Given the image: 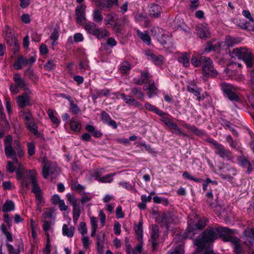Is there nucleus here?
I'll return each instance as SVG.
<instances>
[{"label": "nucleus", "mask_w": 254, "mask_h": 254, "mask_svg": "<svg viewBox=\"0 0 254 254\" xmlns=\"http://www.w3.org/2000/svg\"><path fill=\"white\" fill-rule=\"evenodd\" d=\"M36 61V56L35 54L30 56L28 59L23 56H19L14 63L13 67L17 70L21 69L26 65H32Z\"/></svg>", "instance_id": "7"}, {"label": "nucleus", "mask_w": 254, "mask_h": 254, "mask_svg": "<svg viewBox=\"0 0 254 254\" xmlns=\"http://www.w3.org/2000/svg\"><path fill=\"white\" fill-rule=\"evenodd\" d=\"M202 73L206 76L215 77L218 74V71L214 69V64L209 58L202 57Z\"/></svg>", "instance_id": "5"}, {"label": "nucleus", "mask_w": 254, "mask_h": 254, "mask_svg": "<svg viewBox=\"0 0 254 254\" xmlns=\"http://www.w3.org/2000/svg\"><path fill=\"white\" fill-rule=\"evenodd\" d=\"M70 127L71 129L75 131H79L81 128L80 123L74 118H72L69 123Z\"/></svg>", "instance_id": "43"}, {"label": "nucleus", "mask_w": 254, "mask_h": 254, "mask_svg": "<svg viewBox=\"0 0 254 254\" xmlns=\"http://www.w3.org/2000/svg\"><path fill=\"white\" fill-rule=\"evenodd\" d=\"M73 207V219L74 221H76L80 215L81 211L80 208L77 206V205Z\"/></svg>", "instance_id": "51"}, {"label": "nucleus", "mask_w": 254, "mask_h": 254, "mask_svg": "<svg viewBox=\"0 0 254 254\" xmlns=\"http://www.w3.org/2000/svg\"><path fill=\"white\" fill-rule=\"evenodd\" d=\"M152 233L151 234V238L153 240L152 244L153 247H154L156 245V240L159 237V231L157 225H154L152 228Z\"/></svg>", "instance_id": "42"}, {"label": "nucleus", "mask_w": 254, "mask_h": 254, "mask_svg": "<svg viewBox=\"0 0 254 254\" xmlns=\"http://www.w3.org/2000/svg\"><path fill=\"white\" fill-rule=\"evenodd\" d=\"M6 247L7 248V251L8 254H20V250L15 249L12 245L7 243Z\"/></svg>", "instance_id": "54"}, {"label": "nucleus", "mask_w": 254, "mask_h": 254, "mask_svg": "<svg viewBox=\"0 0 254 254\" xmlns=\"http://www.w3.org/2000/svg\"><path fill=\"white\" fill-rule=\"evenodd\" d=\"M47 113L50 119L51 120L52 122L55 125H59L60 121L57 117L55 116L53 110L51 109H49L48 110Z\"/></svg>", "instance_id": "49"}, {"label": "nucleus", "mask_w": 254, "mask_h": 254, "mask_svg": "<svg viewBox=\"0 0 254 254\" xmlns=\"http://www.w3.org/2000/svg\"><path fill=\"white\" fill-rule=\"evenodd\" d=\"M120 69L122 73H127V71L130 70V65L128 62L127 61H124L122 63V64H121L120 67Z\"/></svg>", "instance_id": "48"}, {"label": "nucleus", "mask_w": 254, "mask_h": 254, "mask_svg": "<svg viewBox=\"0 0 254 254\" xmlns=\"http://www.w3.org/2000/svg\"><path fill=\"white\" fill-rule=\"evenodd\" d=\"M130 94L132 96H137V99L142 100L144 97V94L140 88L134 87L131 88Z\"/></svg>", "instance_id": "32"}, {"label": "nucleus", "mask_w": 254, "mask_h": 254, "mask_svg": "<svg viewBox=\"0 0 254 254\" xmlns=\"http://www.w3.org/2000/svg\"><path fill=\"white\" fill-rule=\"evenodd\" d=\"M245 243L249 245L254 243V230L252 228H247L245 231Z\"/></svg>", "instance_id": "20"}, {"label": "nucleus", "mask_w": 254, "mask_h": 254, "mask_svg": "<svg viewBox=\"0 0 254 254\" xmlns=\"http://www.w3.org/2000/svg\"><path fill=\"white\" fill-rule=\"evenodd\" d=\"M135 232L137 235V239L139 243L142 244V223L139 222L138 225L136 226L135 228Z\"/></svg>", "instance_id": "38"}, {"label": "nucleus", "mask_w": 254, "mask_h": 254, "mask_svg": "<svg viewBox=\"0 0 254 254\" xmlns=\"http://www.w3.org/2000/svg\"><path fill=\"white\" fill-rule=\"evenodd\" d=\"M215 150V153L222 159L228 160H232L233 159L231 152L226 149L222 144L218 143Z\"/></svg>", "instance_id": "11"}, {"label": "nucleus", "mask_w": 254, "mask_h": 254, "mask_svg": "<svg viewBox=\"0 0 254 254\" xmlns=\"http://www.w3.org/2000/svg\"><path fill=\"white\" fill-rule=\"evenodd\" d=\"M17 104L20 108H24L28 105H32L31 99L27 93H24L21 95L16 97Z\"/></svg>", "instance_id": "15"}, {"label": "nucleus", "mask_w": 254, "mask_h": 254, "mask_svg": "<svg viewBox=\"0 0 254 254\" xmlns=\"http://www.w3.org/2000/svg\"><path fill=\"white\" fill-rule=\"evenodd\" d=\"M231 233L230 229L227 227L210 228L205 230L202 236L193 241L194 245L197 246L196 251H201L206 244L214 242L219 237H223V241L230 242L233 249L237 254H242V249L238 238L229 236Z\"/></svg>", "instance_id": "1"}, {"label": "nucleus", "mask_w": 254, "mask_h": 254, "mask_svg": "<svg viewBox=\"0 0 254 254\" xmlns=\"http://www.w3.org/2000/svg\"><path fill=\"white\" fill-rule=\"evenodd\" d=\"M221 87L229 99L231 100H237L238 99V96L234 92L235 88L231 84L224 83L222 84Z\"/></svg>", "instance_id": "14"}, {"label": "nucleus", "mask_w": 254, "mask_h": 254, "mask_svg": "<svg viewBox=\"0 0 254 254\" xmlns=\"http://www.w3.org/2000/svg\"><path fill=\"white\" fill-rule=\"evenodd\" d=\"M145 54L149 60L151 61L157 66H161L165 62V58L161 55L155 54L150 50L146 51Z\"/></svg>", "instance_id": "10"}, {"label": "nucleus", "mask_w": 254, "mask_h": 254, "mask_svg": "<svg viewBox=\"0 0 254 254\" xmlns=\"http://www.w3.org/2000/svg\"><path fill=\"white\" fill-rule=\"evenodd\" d=\"M232 54L238 59H242L247 67H250L254 64V56L251 52L245 48H237L232 51Z\"/></svg>", "instance_id": "2"}, {"label": "nucleus", "mask_w": 254, "mask_h": 254, "mask_svg": "<svg viewBox=\"0 0 254 254\" xmlns=\"http://www.w3.org/2000/svg\"><path fill=\"white\" fill-rule=\"evenodd\" d=\"M84 39L83 36L81 33H76L73 35V40L75 42H82Z\"/></svg>", "instance_id": "63"}, {"label": "nucleus", "mask_w": 254, "mask_h": 254, "mask_svg": "<svg viewBox=\"0 0 254 254\" xmlns=\"http://www.w3.org/2000/svg\"><path fill=\"white\" fill-rule=\"evenodd\" d=\"M90 221L91 228L97 229L98 225H97V219L96 217L91 216L90 218Z\"/></svg>", "instance_id": "62"}, {"label": "nucleus", "mask_w": 254, "mask_h": 254, "mask_svg": "<svg viewBox=\"0 0 254 254\" xmlns=\"http://www.w3.org/2000/svg\"><path fill=\"white\" fill-rule=\"evenodd\" d=\"M74 228L73 226L69 227L66 224L63 226V234L68 237H72L74 236Z\"/></svg>", "instance_id": "34"}, {"label": "nucleus", "mask_w": 254, "mask_h": 254, "mask_svg": "<svg viewBox=\"0 0 254 254\" xmlns=\"http://www.w3.org/2000/svg\"><path fill=\"white\" fill-rule=\"evenodd\" d=\"M104 236L105 234L102 232L99 233L97 236L96 244L99 248H102L104 245Z\"/></svg>", "instance_id": "45"}, {"label": "nucleus", "mask_w": 254, "mask_h": 254, "mask_svg": "<svg viewBox=\"0 0 254 254\" xmlns=\"http://www.w3.org/2000/svg\"><path fill=\"white\" fill-rule=\"evenodd\" d=\"M236 174L237 172L235 169L233 168H230L225 170L223 172L220 174V176L223 179L231 181L233 177L236 175Z\"/></svg>", "instance_id": "22"}, {"label": "nucleus", "mask_w": 254, "mask_h": 254, "mask_svg": "<svg viewBox=\"0 0 254 254\" xmlns=\"http://www.w3.org/2000/svg\"><path fill=\"white\" fill-rule=\"evenodd\" d=\"M85 8L86 6L83 4L78 5L75 9V15L76 22L79 24H82L85 22Z\"/></svg>", "instance_id": "16"}, {"label": "nucleus", "mask_w": 254, "mask_h": 254, "mask_svg": "<svg viewBox=\"0 0 254 254\" xmlns=\"http://www.w3.org/2000/svg\"><path fill=\"white\" fill-rule=\"evenodd\" d=\"M13 80L15 83L17 84L18 87L21 88H26L27 83L24 79L21 78L20 75L18 73H15L13 75Z\"/></svg>", "instance_id": "26"}, {"label": "nucleus", "mask_w": 254, "mask_h": 254, "mask_svg": "<svg viewBox=\"0 0 254 254\" xmlns=\"http://www.w3.org/2000/svg\"><path fill=\"white\" fill-rule=\"evenodd\" d=\"M92 20L97 23H101L104 20L102 11L99 9H95L92 11Z\"/></svg>", "instance_id": "24"}, {"label": "nucleus", "mask_w": 254, "mask_h": 254, "mask_svg": "<svg viewBox=\"0 0 254 254\" xmlns=\"http://www.w3.org/2000/svg\"><path fill=\"white\" fill-rule=\"evenodd\" d=\"M78 230L79 232L81 233L82 236H85V235L87 233V228L85 222L82 221L80 223Z\"/></svg>", "instance_id": "50"}, {"label": "nucleus", "mask_w": 254, "mask_h": 254, "mask_svg": "<svg viewBox=\"0 0 254 254\" xmlns=\"http://www.w3.org/2000/svg\"><path fill=\"white\" fill-rule=\"evenodd\" d=\"M83 245L85 249H87L90 244L89 238L87 236H83L81 238Z\"/></svg>", "instance_id": "58"}, {"label": "nucleus", "mask_w": 254, "mask_h": 254, "mask_svg": "<svg viewBox=\"0 0 254 254\" xmlns=\"http://www.w3.org/2000/svg\"><path fill=\"white\" fill-rule=\"evenodd\" d=\"M151 77V74L147 71H142L140 78H134V83L137 85H141L145 83Z\"/></svg>", "instance_id": "23"}, {"label": "nucleus", "mask_w": 254, "mask_h": 254, "mask_svg": "<svg viewBox=\"0 0 254 254\" xmlns=\"http://www.w3.org/2000/svg\"><path fill=\"white\" fill-rule=\"evenodd\" d=\"M120 96L121 98H122L123 100H124L125 102L129 105H130L131 104L132 100L133 99V97H132V96L131 95H127L124 93H122L120 94Z\"/></svg>", "instance_id": "53"}, {"label": "nucleus", "mask_w": 254, "mask_h": 254, "mask_svg": "<svg viewBox=\"0 0 254 254\" xmlns=\"http://www.w3.org/2000/svg\"><path fill=\"white\" fill-rule=\"evenodd\" d=\"M190 55L187 53H184L178 58V61L183 65L187 67L190 65Z\"/></svg>", "instance_id": "29"}, {"label": "nucleus", "mask_w": 254, "mask_h": 254, "mask_svg": "<svg viewBox=\"0 0 254 254\" xmlns=\"http://www.w3.org/2000/svg\"><path fill=\"white\" fill-rule=\"evenodd\" d=\"M118 18V14L115 13H108L106 15L104 19L105 24L108 27L116 28L119 26L117 22Z\"/></svg>", "instance_id": "13"}, {"label": "nucleus", "mask_w": 254, "mask_h": 254, "mask_svg": "<svg viewBox=\"0 0 254 254\" xmlns=\"http://www.w3.org/2000/svg\"><path fill=\"white\" fill-rule=\"evenodd\" d=\"M136 32L139 38L143 42L148 45H150L151 44V38L146 31L142 32L141 31L137 30Z\"/></svg>", "instance_id": "33"}, {"label": "nucleus", "mask_w": 254, "mask_h": 254, "mask_svg": "<svg viewBox=\"0 0 254 254\" xmlns=\"http://www.w3.org/2000/svg\"><path fill=\"white\" fill-rule=\"evenodd\" d=\"M157 38L159 42L164 46L165 48L168 49L173 48L172 39L168 35L162 34L161 35H158Z\"/></svg>", "instance_id": "18"}, {"label": "nucleus", "mask_w": 254, "mask_h": 254, "mask_svg": "<svg viewBox=\"0 0 254 254\" xmlns=\"http://www.w3.org/2000/svg\"><path fill=\"white\" fill-rule=\"evenodd\" d=\"M19 115L24 120L25 125L28 122L32 120L33 118L32 113L28 109L22 110L19 113Z\"/></svg>", "instance_id": "31"}, {"label": "nucleus", "mask_w": 254, "mask_h": 254, "mask_svg": "<svg viewBox=\"0 0 254 254\" xmlns=\"http://www.w3.org/2000/svg\"><path fill=\"white\" fill-rule=\"evenodd\" d=\"M184 247L183 245H179L176 247L173 251H169L168 254H184Z\"/></svg>", "instance_id": "46"}, {"label": "nucleus", "mask_w": 254, "mask_h": 254, "mask_svg": "<svg viewBox=\"0 0 254 254\" xmlns=\"http://www.w3.org/2000/svg\"><path fill=\"white\" fill-rule=\"evenodd\" d=\"M26 126L31 132L36 136H40V133L38 131V127L34 122L33 118L26 124Z\"/></svg>", "instance_id": "21"}, {"label": "nucleus", "mask_w": 254, "mask_h": 254, "mask_svg": "<svg viewBox=\"0 0 254 254\" xmlns=\"http://www.w3.org/2000/svg\"><path fill=\"white\" fill-rule=\"evenodd\" d=\"M50 39L51 40H58L59 39V30L55 28L54 31L51 34Z\"/></svg>", "instance_id": "57"}, {"label": "nucleus", "mask_w": 254, "mask_h": 254, "mask_svg": "<svg viewBox=\"0 0 254 254\" xmlns=\"http://www.w3.org/2000/svg\"><path fill=\"white\" fill-rule=\"evenodd\" d=\"M36 195V203L37 208L41 211V207L44 205V201L43 197L42 191L39 193L35 194Z\"/></svg>", "instance_id": "44"}, {"label": "nucleus", "mask_w": 254, "mask_h": 254, "mask_svg": "<svg viewBox=\"0 0 254 254\" xmlns=\"http://www.w3.org/2000/svg\"><path fill=\"white\" fill-rule=\"evenodd\" d=\"M84 28L87 32H88L90 34H92V35L95 36L97 29V25L94 22H88L86 23Z\"/></svg>", "instance_id": "35"}, {"label": "nucleus", "mask_w": 254, "mask_h": 254, "mask_svg": "<svg viewBox=\"0 0 254 254\" xmlns=\"http://www.w3.org/2000/svg\"><path fill=\"white\" fill-rule=\"evenodd\" d=\"M14 209V204L13 202L10 200H6L4 202L2 207L3 212H8L13 210Z\"/></svg>", "instance_id": "39"}, {"label": "nucleus", "mask_w": 254, "mask_h": 254, "mask_svg": "<svg viewBox=\"0 0 254 254\" xmlns=\"http://www.w3.org/2000/svg\"><path fill=\"white\" fill-rule=\"evenodd\" d=\"M242 40L240 38H233L230 36H227L225 39V43L228 46H233L240 43Z\"/></svg>", "instance_id": "30"}, {"label": "nucleus", "mask_w": 254, "mask_h": 254, "mask_svg": "<svg viewBox=\"0 0 254 254\" xmlns=\"http://www.w3.org/2000/svg\"><path fill=\"white\" fill-rule=\"evenodd\" d=\"M101 118L104 123L108 124L111 117L107 113L102 111L101 113Z\"/></svg>", "instance_id": "56"}, {"label": "nucleus", "mask_w": 254, "mask_h": 254, "mask_svg": "<svg viewBox=\"0 0 254 254\" xmlns=\"http://www.w3.org/2000/svg\"><path fill=\"white\" fill-rule=\"evenodd\" d=\"M115 174L116 173H111L104 176H101L99 173H96L95 175V178L96 181L101 183H111L113 181V177L115 176Z\"/></svg>", "instance_id": "19"}, {"label": "nucleus", "mask_w": 254, "mask_h": 254, "mask_svg": "<svg viewBox=\"0 0 254 254\" xmlns=\"http://www.w3.org/2000/svg\"><path fill=\"white\" fill-rule=\"evenodd\" d=\"M195 31L200 38L206 39L210 37V32L207 24H200L196 27Z\"/></svg>", "instance_id": "17"}, {"label": "nucleus", "mask_w": 254, "mask_h": 254, "mask_svg": "<svg viewBox=\"0 0 254 254\" xmlns=\"http://www.w3.org/2000/svg\"><path fill=\"white\" fill-rule=\"evenodd\" d=\"M24 75L27 76L29 78L32 80H36L38 78L37 76L31 68H28L25 70L24 71Z\"/></svg>", "instance_id": "47"}, {"label": "nucleus", "mask_w": 254, "mask_h": 254, "mask_svg": "<svg viewBox=\"0 0 254 254\" xmlns=\"http://www.w3.org/2000/svg\"><path fill=\"white\" fill-rule=\"evenodd\" d=\"M208 220L203 217L202 218L198 220L197 223L194 224L192 220L190 219L188 221V236L189 237L192 238L194 235L197 233V232L205 227Z\"/></svg>", "instance_id": "3"}, {"label": "nucleus", "mask_w": 254, "mask_h": 254, "mask_svg": "<svg viewBox=\"0 0 254 254\" xmlns=\"http://www.w3.org/2000/svg\"><path fill=\"white\" fill-rule=\"evenodd\" d=\"M145 107L146 109H148L152 112H153L157 114L158 116H162V115H165V112L162 111V110H159L153 106V105L149 104L148 103H146L145 104Z\"/></svg>", "instance_id": "40"}, {"label": "nucleus", "mask_w": 254, "mask_h": 254, "mask_svg": "<svg viewBox=\"0 0 254 254\" xmlns=\"http://www.w3.org/2000/svg\"><path fill=\"white\" fill-rule=\"evenodd\" d=\"M3 37L6 43L14 54L18 53L19 50V44L15 36L9 31L8 29L3 33Z\"/></svg>", "instance_id": "4"}, {"label": "nucleus", "mask_w": 254, "mask_h": 254, "mask_svg": "<svg viewBox=\"0 0 254 254\" xmlns=\"http://www.w3.org/2000/svg\"><path fill=\"white\" fill-rule=\"evenodd\" d=\"M12 146L13 148H15L17 150V155L21 157L24 155V151L21 148V143L17 139H13L12 138Z\"/></svg>", "instance_id": "28"}, {"label": "nucleus", "mask_w": 254, "mask_h": 254, "mask_svg": "<svg viewBox=\"0 0 254 254\" xmlns=\"http://www.w3.org/2000/svg\"><path fill=\"white\" fill-rule=\"evenodd\" d=\"M66 197L69 202L71 204L72 206H74L76 204V199H75L74 195L70 193L66 194Z\"/></svg>", "instance_id": "59"}, {"label": "nucleus", "mask_w": 254, "mask_h": 254, "mask_svg": "<svg viewBox=\"0 0 254 254\" xmlns=\"http://www.w3.org/2000/svg\"><path fill=\"white\" fill-rule=\"evenodd\" d=\"M99 216L100 219V223L102 227H104L105 224V220H106V215L104 213V212L102 210H100L99 213Z\"/></svg>", "instance_id": "64"}, {"label": "nucleus", "mask_w": 254, "mask_h": 254, "mask_svg": "<svg viewBox=\"0 0 254 254\" xmlns=\"http://www.w3.org/2000/svg\"><path fill=\"white\" fill-rule=\"evenodd\" d=\"M5 155L7 157H10L13 159L15 164H18V160L15 157L16 151L12 146V136L8 135L4 139Z\"/></svg>", "instance_id": "6"}, {"label": "nucleus", "mask_w": 254, "mask_h": 254, "mask_svg": "<svg viewBox=\"0 0 254 254\" xmlns=\"http://www.w3.org/2000/svg\"><path fill=\"white\" fill-rule=\"evenodd\" d=\"M157 91V88L155 85L153 80H149L148 81V95L149 97L151 98L153 95H156Z\"/></svg>", "instance_id": "36"}, {"label": "nucleus", "mask_w": 254, "mask_h": 254, "mask_svg": "<svg viewBox=\"0 0 254 254\" xmlns=\"http://www.w3.org/2000/svg\"><path fill=\"white\" fill-rule=\"evenodd\" d=\"M142 252V244L139 243L132 250V254H141Z\"/></svg>", "instance_id": "55"}, {"label": "nucleus", "mask_w": 254, "mask_h": 254, "mask_svg": "<svg viewBox=\"0 0 254 254\" xmlns=\"http://www.w3.org/2000/svg\"><path fill=\"white\" fill-rule=\"evenodd\" d=\"M28 147V154L30 156H32L35 153V145L34 143L28 142L27 143Z\"/></svg>", "instance_id": "52"}, {"label": "nucleus", "mask_w": 254, "mask_h": 254, "mask_svg": "<svg viewBox=\"0 0 254 254\" xmlns=\"http://www.w3.org/2000/svg\"><path fill=\"white\" fill-rule=\"evenodd\" d=\"M27 172L28 174V178L31 181L32 184V191L35 194L40 193L42 190L36 181V173L35 171L34 170H28Z\"/></svg>", "instance_id": "12"}, {"label": "nucleus", "mask_w": 254, "mask_h": 254, "mask_svg": "<svg viewBox=\"0 0 254 254\" xmlns=\"http://www.w3.org/2000/svg\"><path fill=\"white\" fill-rule=\"evenodd\" d=\"M59 173V168L53 163H46L43 168L42 173L45 178H47L50 176L53 178L57 176Z\"/></svg>", "instance_id": "9"}, {"label": "nucleus", "mask_w": 254, "mask_h": 254, "mask_svg": "<svg viewBox=\"0 0 254 254\" xmlns=\"http://www.w3.org/2000/svg\"><path fill=\"white\" fill-rule=\"evenodd\" d=\"M227 141L229 143V145L231 147L235 148L237 146V143L236 141H233V138L231 135H228L226 138Z\"/></svg>", "instance_id": "61"}, {"label": "nucleus", "mask_w": 254, "mask_h": 254, "mask_svg": "<svg viewBox=\"0 0 254 254\" xmlns=\"http://www.w3.org/2000/svg\"><path fill=\"white\" fill-rule=\"evenodd\" d=\"M43 219V228L46 233L47 240L50 239V234L48 231L52 229V225L54 224V220L52 218V214L51 212H45L42 216Z\"/></svg>", "instance_id": "8"}, {"label": "nucleus", "mask_w": 254, "mask_h": 254, "mask_svg": "<svg viewBox=\"0 0 254 254\" xmlns=\"http://www.w3.org/2000/svg\"><path fill=\"white\" fill-rule=\"evenodd\" d=\"M149 14L153 17H157L161 12V7L157 4L151 5L149 9Z\"/></svg>", "instance_id": "27"}, {"label": "nucleus", "mask_w": 254, "mask_h": 254, "mask_svg": "<svg viewBox=\"0 0 254 254\" xmlns=\"http://www.w3.org/2000/svg\"><path fill=\"white\" fill-rule=\"evenodd\" d=\"M184 127L187 129L189 130L191 133H193L194 134L200 135L203 134L202 131L196 128L194 126H191L190 124H185Z\"/></svg>", "instance_id": "41"}, {"label": "nucleus", "mask_w": 254, "mask_h": 254, "mask_svg": "<svg viewBox=\"0 0 254 254\" xmlns=\"http://www.w3.org/2000/svg\"><path fill=\"white\" fill-rule=\"evenodd\" d=\"M173 132L176 135H179L182 136V137H185V136H187V133H184L183 130L178 127L177 125L176 126L175 130L173 131Z\"/></svg>", "instance_id": "60"}, {"label": "nucleus", "mask_w": 254, "mask_h": 254, "mask_svg": "<svg viewBox=\"0 0 254 254\" xmlns=\"http://www.w3.org/2000/svg\"><path fill=\"white\" fill-rule=\"evenodd\" d=\"M109 36L110 32L107 31V29L104 28H99L97 27L96 31L95 34V36L97 38V39L101 40Z\"/></svg>", "instance_id": "25"}, {"label": "nucleus", "mask_w": 254, "mask_h": 254, "mask_svg": "<svg viewBox=\"0 0 254 254\" xmlns=\"http://www.w3.org/2000/svg\"><path fill=\"white\" fill-rule=\"evenodd\" d=\"M239 162L241 165L244 167V168H247V172L248 173L252 172L254 168L252 167L251 163L245 158L240 157L239 158Z\"/></svg>", "instance_id": "37"}]
</instances>
